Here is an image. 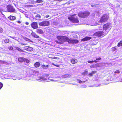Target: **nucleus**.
<instances>
[{
    "instance_id": "32",
    "label": "nucleus",
    "mask_w": 122,
    "mask_h": 122,
    "mask_svg": "<svg viewBox=\"0 0 122 122\" xmlns=\"http://www.w3.org/2000/svg\"><path fill=\"white\" fill-rule=\"evenodd\" d=\"M9 50H12L13 49V47L12 46H10L9 47Z\"/></svg>"
},
{
    "instance_id": "15",
    "label": "nucleus",
    "mask_w": 122,
    "mask_h": 122,
    "mask_svg": "<svg viewBox=\"0 0 122 122\" xmlns=\"http://www.w3.org/2000/svg\"><path fill=\"white\" fill-rule=\"evenodd\" d=\"M97 72V71H92L91 73H90L89 75L90 76H92L93 75Z\"/></svg>"
},
{
    "instance_id": "27",
    "label": "nucleus",
    "mask_w": 122,
    "mask_h": 122,
    "mask_svg": "<svg viewBox=\"0 0 122 122\" xmlns=\"http://www.w3.org/2000/svg\"><path fill=\"white\" fill-rule=\"evenodd\" d=\"M9 40L8 39H6L4 40V42L5 43H8L9 42Z\"/></svg>"
},
{
    "instance_id": "8",
    "label": "nucleus",
    "mask_w": 122,
    "mask_h": 122,
    "mask_svg": "<svg viewBox=\"0 0 122 122\" xmlns=\"http://www.w3.org/2000/svg\"><path fill=\"white\" fill-rule=\"evenodd\" d=\"M111 24L110 23H107L103 25V29L104 30H107L111 27Z\"/></svg>"
},
{
    "instance_id": "18",
    "label": "nucleus",
    "mask_w": 122,
    "mask_h": 122,
    "mask_svg": "<svg viewBox=\"0 0 122 122\" xmlns=\"http://www.w3.org/2000/svg\"><path fill=\"white\" fill-rule=\"evenodd\" d=\"M91 39V38L90 37H85L83 39V41H85L87 40H88Z\"/></svg>"
},
{
    "instance_id": "5",
    "label": "nucleus",
    "mask_w": 122,
    "mask_h": 122,
    "mask_svg": "<svg viewBox=\"0 0 122 122\" xmlns=\"http://www.w3.org/2000/svg\"><path fill=\"white\" fill-rule=\"evenodd\" d=\"M108 16L106 15H104L101 18L100 20V22L102 23L103 22H106L108 19Z\"/></svg>"
},
{
    "instance_id": "3",
    "label": "nucleus",
    "mask_w": 122,
    "mask_h": 122,
    "mask_svg": "<svg viewBox=\"0 0 122 122\" xmlns=\"http://www.w3.org/2000/svg\"><path fill=\"white\" fill-rule=\"evenodd\" d=\"M90 14L89 12L86 11L83 12H80L78 14V15L79 17L82 18H85L88 16Z\"/></svg>"
},
{
    "instance_id": "7",
    "label": "nucleus",
    "mask_w": 122,
    "mask_h": 122,
    "mask_svg": "<svg viewBox=\"0 0 122 122\" xmlns=\"http://www.w3.org/2000/svg\"><path fill=\"white\" fill-rule=\"evenodd\" d=\"M31 35L33 37L35 38H38V40L39 41H41V38L37 35L35 32H32L31 33Z\"/></svg>"
},
{
    "instance_id": "9",
    "label": "nucleus",
    "mask_w": 122,
    "mask_h": 122,
    "mask_svg": "<svg viewBox=\"0 0 122 122\" xmlns=\"http://www.w3.org/2000/svg\"><path fill=\"white\" fill-rule=\"evenodd\" d=\"M104 33L102 31H98L95 33L94 34V36L100 37L104 34Z\"/></svg>"
},
{
    "instance_id": "17",
    "label": "nucleus",
    "mask_w": 122,
    "mask_h": 122,
    "mask_svg": "<svg viewBox=\"0 0 122 122\" xmlns=\"http://www.w3.org/2000/svg\"><path fill=\"white\" fill-rule=\"evenodd\" d=\"M70 76L68 74L64 75L62 76V77L63 78H66L69 77Z\"/></svg>"
},
{
    "instance_id": "6",
    "label": "nucleus",
    "mask_w": 122,
    "mask_h": 122,
    "mask_svg": "<svg viewBox=\"0 0 122 122\" xmlns=\"http://www.w3.org/2000/svg\"><path fill=\"white\" fill-rule=\"evenodd\" d=\"M39 24L41 26H47L49 25L50 22L48 21H45L39 23Z\"/></svg>"
},
{
    "instance_id": "43",
    "label": "nucleus",
    "mask_w": 122,
    "mask_h": 122,
    "mask_svg": "<svg viewBox=\"0 0 122 122\" xmlns=\"http://www.w3.org/2000/svg\"><path fill=\"white\" fill-rule=\"evenodd\" d=\"M91 6L92 7H95V5H91Z\"/></svg>"
},
{
    "instance_id": "34",
    "label": "nucleus",
    "mask_w": 122,
    "mask_h": 122,
    "mask_svg": "<svg viewBox=\"0 0 122 122\" xmlns=\"http://www.w3.org/2000/svg\"><path fill=\"white\" fill-rule=\"evenodd\" d=\"M3 31V30L2 28L0 27V33H1Z\"/></svg>"
},
{
    "instance_id": "40",
    "label": "nucleus",
    "mask_w": 122,
    "mask_h": 122,
    "mask_svg": "<svg viewBox=\"0 0 122 122\" xmlns=\"http://www.w3.org/2000/svg\"><path fill=\"white\" fill-rule=\"evenodd\" d=\"M71 62L73 64H75L76 63L75 61H71Z\"/></svg>"
},
{
    "instance_id": "33",
    "label": "nucleus",
    "mask_w": 122,
    "mask_h": 122,
    "mask_svg": "<svg viewBox=\"0 0 122 122\" xmlns=\"http://www.w3.org/2000/svg\"><path fill=\"white\" fill-rule=\"evenodd\" d=\"M3 86V84L1 83L0 82V89Z\"/></svg>"
},
{
    "instance_id": "48",
    "label": "nucleus",
    "mask_w": 122,
    "mask_h": 122,
    "mask_svg": "<svg viewBox=\"0 0 122 122\" xmlns=\"http://www.w3.org/2000/svg\"><path fill=\"white\" fill-rule=\"evenodd\" d=\"M13 37H12V38H13Z\"/></svg>"
},
{
    "instance_id": "30",
    "label": "nucleus",
    "mask_w": 122,
    "mask_h": 122,
    "mask_svg": "<svg viewBox=\"0 0 122 122\" xmlns=\"http://www.w3.org/2000/svg\"><path fill=\"white\" fill-rule=\"evenodd\" d=\"M112 51H115L117 50V49L115 47H113L112 49Z\"/></svg>"
},
{
    "instance_id": "47",
    "label": "nucleus",
    "mask_w": 122,
    "mask_h": 122,
    "mask_svg": "<svg viewBox=\"0 0 122 122\" xmlns=\"http://www.w3.org/2000/svg\"><path fill=\"white\" fill-rule=\"evenodd\" d=\"M97 24L98 25H100V24H98V23H97Z\"/></svg>"
},
{
    "instance_id": "24",
    "label": "nucleus",
    "mask_w": 122,
    "mask_h": 122,
    "mask_svg": "<svg viewBox=\"0 0 122 122\" xmlns=\"http://www.w3.org/2000/svg\"><path fill=\"white\" fill-rule=\"evenodd\" d=\"M43 0H37L36 1V3H42Z\"/></svg>"
},
{
    "instance_id": "10",
    "label": "nucleus",
    "mask_w": 122,
    "mask_h": 122,
    "mask_svg": "<svg viewBox=\"0 0 122 122\" xmlns=\"http://www.w3.org/2000/svg\"><path fill=\"white\" fill-rule=\"evenodd\" d=\"M31 27L34 29L37 28L38 27L37 23L36 22H33L31 24Z\"/></svg>"
},
{
    "instance_id": "20",
    "label": "nucleus",
    "mask_w": 122,
    "mask_h": 122,
    "mask_svg": "<svg viewBox=\"0 0 122 122\" xmlns=\"http://www.w3.org/2000/svg\"><path fill=\"white\" fill-rule=\"evenodd\" d=\"M57 39L59 40V41L60 42H59L58 41H57V42L58 44H61V36H58L57 37Z\"/></svg>"
},
{
    "instance_id": "11",
    "label": "nucleus",
    "mask_w": 122,
    "mask_h": 122,
    "mask_svg": "<svg viewBox=\"0 0 122 122\" xmlns=\"http://www.w3.org/2000/svg\"><path fill=\"white\" fill-rule=\"evenodd\" d=\"M25 50L29 51H33V48L30 46H25L24 47Z\"/></svg>"
},
{
    "instance_id": "4",
    "label": "nucleus",
    "mask_w": 122,
    "mask_h": 122,
    "mask_svg": "<svg viewBox=\"0 0 122 122\" xmlns=\"http://www.w3.org/2000/svg\"><path fill=\"white\" fill-rule=\"evenodd\" d=\"M7 8L8 12H15V10L14 8L11 5H8L7 6Z\"/></svg>"
},
{
    "instance_id": "12",
    "label": "nucleus",
    "mask_w": 122,
    "mask_h": 122,
    "mask_svg": "<svg viewBox=\"0 0 122 122\" xmlns=\"http://www.w3.org/2000/svg\"><path fill=\"white\" fill-rule=\"evenodd\" d=\"M36 32L40 34H43L44 32L42 30L40 29H38L36 30Z\"/></svg>"
},
{
    "instance_id": "25",
    "label": "nucleus",
    "mask_w": 122,
    "mask_h": 122,
    "mask_svg": "<svg viewBox=\"0 0 122 122\" xmlns=\"http://www.w3.org/2000/svg\"><path fill=\"white\" fill-rule=\"evenodd\" d=\"M30 1L31 3L32 4H35L36 3V1H35L34 0H30Z\"/></svg>"
},
{
    "instance_id": "37",
    "label": "nucleus",
    "mask_w": 122,
    "mask_h": 122,
    "mask_svg": "<svg viewBox=\"0 0 122 122\" xmlns=\"http://www.w3.org/2000/svg\"><path fill=\"white\" fill-rule=\"evenodd\" d=\"M17 22L19 24H20L21 23L20 21L19 20L17 21Z\"/></svg>"
},
{
    "instance_id": "16",
    "label": "nucleus",
    "mask_w": 122,
    "mask_h": 122,
    "mask_svg": "<svg viewBox=\"0 0 122 122\" xmlns=\"http://www.w3.org/2000/svg\"><path fill=\"white\" fill-rule=\"evenodd\" d=\"M41 16L39 14H38L35 17L34 19L36 20H38L39 19L41 18Z\"/></svg>"
},
{
    "instance_id": "45",
    "label": "nucleus",
    "mask_w": 122,
    "mask_h": 122,
    "mask_svg": "<svg viewBox=\"0 0 122 122\" xmlns=\"http://www.w3.org/2000/svg\"><path fill=\"white\" fill-rule=\"evenodd\" d=\"M96 61V60H94V61H93V60H92V61Z\"/></svg>"
},
{
    "instance_id": "36",
    "label": "nucleus",
    "mask_w": 122,
    "mask_h": 122,
    "mask_svg": "<svg viewBox=\"0 0 122 122\" xmlns=\"http://www.w3.org/2000/svg\"><path fill=\"white\" fill-rule=\"evenodd\" d=\"M44 77H42V76H40V77L39 78L40 79H41L42 80H43L44 79Z\"/></svg>"
},
{
    "instance_id": "38",
    "label": "nucleus",
    "mask_w": 122,
    "mask_h": 122,
    "mask_svg": "<svg viewBox=\"0 0 122 122\" xmlns=\"http://www.w3.org/2000/svg\"><path fill=\"white\" fill-rule=\"evenodd\" d=\"M65 33L66 32H64L63 31H62V32L61 31V34H62L63 35H64L63 34V33Z\"/></svg>"
},
{
    "instance_id": "23",
    "label": "nucleus",
    "mask_w": 122,
    "mask_h": 122,
    "mask_svg": "<svg viewBox=\"0 0 122 122\" xmlns=\"http://www.w3.org/2000/svg\"><path fill=\"white\" fill-rule=\"evenodd\" d=\"M48 65L46 66H45V65H43L42 66V68L44 69L47 68H48Z\"/></svg>"
},
{
    "instance_id": "1",
    "label": "nucleus",
    "mask_w": 122,
    "mask_h": 122,
    "mask_svg": "<svg viewBox=\"0 0 122 122\" xmlns=\"http://www.w3.org/2000/svg\"><path fill=\"white\" fill-rule=\"evenodd\" d=\"M67 42L69 43L76 44L78 43L79 41L78 40L74 39H69L67 37L61 36V44L63 43L62 41Z\"/></svg>"
},
{
    "instance_id": "28",
    "label": "nucleus",
    "mask_w": 122,
    "mask_h": 122,
    "mask_svg": "<svg viewBox=\"0 0 122 122\" xmlns=\"http://www.w3.org/2000/svg\"><path fill=\"white\" fill-rule=\"evenodd\" d=\"M87 73H88V71H86L82 73V74L83 75H86L87 74Z\"/></svg>"
},
{
    "instance_id": "2",
    "label": "nucleus",
    "mask_w": 122,
    "mask_h": 122,
    "mask_svg": "<svg viewBox=\"0 0 122 122\" xmlns=\"http://www.w3.org/2000/svg\"><path fill=\"white\" fill-rule=\"evenodd\" d=\"M76 15V14L72 15L68 17V19L73 23H77L79 21Z\"/></svg>"
},
{
    "instance_id": "21",
    "label": "nucleus",
    "mask_w": 122,
    "mask_h": 122,
    "mask_svg": "<svg viewBox=\"0 0 122 122\" xmlns=\"http://www.w3.org/2000/svg\"><path fill=\"white\" fill-rule=\"evenodd\" d=\"M16 49L18 51H20L22 52H24V51L22 50L20 48H19L18 47H15Z\"/></svg>"
},
{
    "instance_id": "39",
    "label": "nucleus",
    "mask_w": 122,
    "mask_h": 122,
    "mask_svg": "<svg viewBox=\"0 0 122 122\" xmlns=\"http://www.w3.org/2000/svg\"><path fill=\"white\" fill-rule=\"evenodd\" d=\"M49 16L48 15H46V18H48Z\"/></svg>"
},
{
    "instance_id": "31",
    "label": "nucleus",
    "mask_w": 122,
    "mask_h": 122,
    "mask_svg": "<svg viewBox=\"0 0 122 122\" xmlns=\"http://www.w3.org/2000/svg\"><path fill=\"white\" fill-rule=\"evenodd\" d=\"M101 59V57H96V60H100Z\"/></svg>"
},
{
    "instance_id": "26",
    "label": "nucleus",
    "mask_w": 122,
    "mask_h": 122,
    "mask_svg": "<svg viewBox=\"0 0 122 122\" xmlns=\"http://www.w3.org/2000/svg\"><path fill=\"white\" fill-rule=\"evenodd\" d=\"M121 46H122V41L119 42L117 45V46L118 47H120Z\"/></svg>"
},
{
    "instance_id": "22",
    "label": "nucleus",
    "mask_w": 122,
    "mask_h": 122,
    "mask_svg": "<svg viewBox=\"0 0 122 122\" xmlns=\"http://www.w3.org/2000/svg\"><path fill=\"white\" fill-rule=\"evenodd\" d=\"M24 39L25 41H29V42H33L31 40H30V39H29L28 38H27L26 37H25L24 38Z\"/></svg>"
},
{
    "instance_id": "42",
    "label": "nucleus",
    "mask_w": 122,
    "mask_h": 122,
    "mask_svg": "<svg viewBox=\"0 0 122 122\" xmlns=\"http://www.w3.org/2000/svg\"><path fill=\"white\" fill-rule=\"evenodd\" d=\"M88 62L89 63H92L93 61H88Z\"/></svg>"
},
{
    "instance_id": "49",
    "label": "nucleus",
    "mask_w": 122,
    "mask_h": 122,
    "mask_svg": "<svg viewBox=\"0 0 122 122\" xmlns=\"http://www.w3.org/2000/svg\"><path fill=\"white\" fill-rule=\"evenodd\" d=\"M0 61H1V60H0Z\"/></svg>"
},
{
    "instance_id": "41",
    "label": "nucleus",
    "mask_w": 122,
    "mask_h": 122,
    "mask_svg": "<svg viewBox=\"0 0 122 122\" xmlns=\"http://www.w3.org/2000/svg\"><path fill=\"white\" fill-rule=\"evenodd\" d=\"M27 25H28L29 24V23L28 22H26L25 23Z\"/></svg>"
},
{
    "instance_id": "19",
    "label": "nucleus",
    "mask_w": 122,
    "mask_h": 122,
    "mask_svg": "<svg viewBox=\"0 0 122 122\" xmlns=\"http://www.w3.org/2000/svg\"><path fill=\"white\" fill-rule=\"evenodd\" d=\"M35 67H39L40 65V63L38 62H37L35 64Z\"/></svg>"
},
{
    "instance_id": "14",
    "label": "nucleus",
    "mask_w": 122,
    "mask_h": 122,
    "mask_svg": "<svg viewBox=\"0 0 122 122\" xmlns=\"http://www.w3.org/2000/svg\"><path fill=\"white\" fill-rule=\"evenodd\" d=\"M8 18L11 20H14L16 19V17L15 16L12 15H10V16L8 17Z\"/></svg>"
},
{
    "instance_id": "35",
    "label": "nucleus",
    "mask_w": 122,
    "mask_h": 122,
    "mask_svg": "<svg viewBox=\"0 0 122 122\" xmlns=\"http://www.w3.org/2000/svg\"><path fill=\"white\" fill-rule=\"evenodd\" d=\"M78 82L80 83H82L83 82L81 81L80 80H78Z\"/></svg>"
},
{
    "instance_id": "13",
    "label": "nucleus",
    "mask_w": 122,
    "mask_h": 122,
    "mask_svg": "<svg viewBox=\"0 0 122 122\" xmlns=\"http://www.w3.org/2000/svg\"><path fill=\"white\" fill-rule=\"evenodd\" d=\"M18 61H27V59L23 57H19L18 59Z\"/></svg>"
},
{
    "instance_id": "46",
    "label": "nucleus",
    "mask_w": 122,
    "mask_h": 122,
    "mask_svg": "<svg viewBox=\"0 0 122 122\" xmlns=\"http://www.w3.org/2000/svg\"><path fill=\"white\" fill-rule=\"evenodd\" d=\"M21 44L22 45H25L24 44H22V43Z\"/></svg>"
},
{
    "instance_id": "44",
    "label": "nucleus",
    "mask_w": 122,
    "mask_h": 122,
    "mask_svg": "<svg viewBox=\"0 0 122 122\" xmlns=\"http://www.w3.org/2000/svg\"><path fill=\"white\" fill-rule=\"evenodd\" d=\"M55 65V66H57V67H59V65Z\"/></svg>"
},
{
    "instance_id": "29",
    "label": "nucleus",
    "mask_w": 122,
    "mask_h": 122,
    "mask_svg": "<svg viewBox=\"0 0 122 122\" xmlns=\"http://www.w3.org/2000/svg\"><path fill=\"white\" fill-rule=\"evenodd\" d=\"M120 72V71L118 70H117L115 72V73H119Z\"/></svg>"
}]
</instances>
